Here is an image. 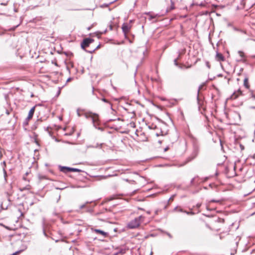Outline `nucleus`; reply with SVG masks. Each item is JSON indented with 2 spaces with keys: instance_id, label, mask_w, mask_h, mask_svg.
I'll return each instance as SVG.
<instances>
[{
  "instance_id": "obj_1",
  "label": "nucleus",
  "mask_w": 255,
  "mask_h": 255,
  "mask_svg": "<svg viewBox=\"0 0 255 255\" xmlns=\"http://www.w3.org/2000/svg\"><path fill=\"white\" fill-rule=\"evenodd\" d=\"M143 218V217L141 215L135 218L134 220L128 223V228L129 229H135L138 227L141 223V219Z\"/></svg>"
},
{
  "instance_id": "obj_2",
  "label": "nucleus",
  "mask_w": 255,
  "mask_h": 255,
  "mask_svg": "<svg viewBox=\"0 0 255 255\" xmlns=\"http://www.w3.org/2000/svg\"><path fill=\"white\" fill-rule=\"evenodd\" d=\"M58 167L60 171L65 173H67L70 172H82V170L76 168L69 167L67 166H63L61 165H59Z\"/></svg>"
},
{
  "instance_id": "obj_3",
  "label": "nucleus",
  "mask_w": 255,
  "mask_h": 255,
  "mask_svg": "<svg viewBox=\"0 0 255 255\" xmlns=\"http://www.w3.org/2000/svg\"><path fill=\"white\" fill-rule=\"evenodd\" d=\"M94 39L91 38H84L81 43V47L82 49L86 51V47H88L91 43L94 42Z\"/></svg>"
},
{
  "instance_id": "obj_4",
  "label": "nucleus",
  "mask_w": 255,
  "mask_h": 255,
  "mask_svg": "<svg viewBox=\"0 0 255 255\" xmlns=\"http://www.w3.org/2000/svg\"><path fill=\"white\" fill-rule=\"evenodd\" d=\"M50 225L48 224H46L43 221L42 223L43 233L45 237H48L47 232L49 230Z\"/></svg>"
},
{
  "instance_id": "obj_5",
  "label": "nucleus",
  "mask_w": 255,
  "mask_h": 255,
  "mask_svg": "<svg viewBox=\"0 0 255 255\" xmlns=\"http://www.w3.org/2000/svg\"><path fill=\"white\" fill-rule=\"evenodd\" d=\"M92 121L93 123V126L97 129L103 131L104 130L103 128L99 127L98 126L99 125V118L96 119L94 117H92Z\"/></svg>"
},
{
  "instance_id": "obj_6",
  "label": "nucleus",
  "mask_w": 255,
  "mask_h": 255,
  "mask_svg": "<svg viewBox=\"0 0 255 255\" xmlns=\"http://www.w3.org/2000/svg\"><path fill=\"white\" fill-rule=\"evenodd\" d=\"M200 87L198 89L197 96V103H198L199 110H200V109L201 108H202V106L203 105V101L200 98V97H199V90H200Z\"/></svg>"
},
{
  "instance_id": "obj_7",
  "label": "nucleus",
  "mask_w": 255,
  "mask_h": 255,
  "mask_svg": "<svg viewBox=\"0 0 255 255\" xmlns=\"http://www.w3.org/2000/svg\"><path fill=\"white\" fill-rule=\"evenodd\" d=\"M123 32H124L125 36H126L127 33L128 32L130 29V26H129L127 23H124L122 26Z\"/></svg>"
},
{
  "instance_id": "obj_8",
  "label": "nucleus",
  "mask_w": 255,
  "mask_h": 255,
  "mask_svg": "<svg viewBox=\"0 0 255 255\" xmlns=\"http://www.w3.org/2000/svg\"><path fill=\"white\" fill-rule=\"evenodd\" d=\"M84 116L87 119L91 118L92 119V117H94L96 119L99 118V115L97 114L92 113V112L86 113L84 114Z\"/></svg>"
},
{
  "instance_id": "obj_9",
  "label": "nucleus",
  "mask_w": 255,
  "mask_h": 255,
  "mask_svg": "<svg viewBox=\"0 0 255 255\" xmlns=\"http://www.w3.org/2000/svg\"><path fill=\"white\" fill-rule=\"evenodd\" d=\"M94 232L97 234H99L103 236L104 237H107L108 236V233L104 232L100 229H94Z\"/></svg>"
},
{
  "instance_id": "obj_10",
  "label": "nucleus",
  "mask_w": 255,
  "mask_h": 255,
  "mask_svg": "<svg viewBox=\"0 0 255 255\" xmlns=\"http://www.w3.org/2000/svg\"><path fill=\"white\" fill-rule=\"evenodd\" d=\"M103 143H96L95 145H89L87 146V147L88 148H101L103 145Z\"/></svg>"
},
{
  "instance_id": "obj_11",
  "label": "nucleus",
  "mask_w": 255,
  "mask_h": 255,
  "mask_svg": "<svg viewBox=\"0 0 255 255\" xmlns=\"http://www.w3.org/2000/svg\"><path fill=\"white\" fill-rule=\"evenodd\" d=\"M216 58L218 61H224L225 60L224 57L223 55L220 53L217 52L216 54Z\"/></svg>"
},
{
  "instance_id": "obj_12",
  "label": "nucleus",
  "mask_w": 255,
  "mask_h": 255,
  "mask_svg": "<svg viewBox=\"0 0 255 255\" xmlns=\"http://www.w3.org/2000/svg\"><path fill=\"white\" fill-rule=\"evenodd\" d=\"M244 85L247 89H249L250 85L249 83L248 77H246L244 80Z\"/></svg>"
},
{
  "instance_id": "obj_13",
  "label": "nucleus",
  "mask_w": 255,
  "mask_h": 255,
  "mask_svg": "<svg viewBox=\"0 0 255 255\" xmlns=\"http://www.w3.org/2000/svg\"><path fill=\"white\" fill-rule=\"evenodd\" d=\"M35 106H34L31 108V109L29 111L28 115V116H29V117H33L34 112H35Z\"/></svg>"
},
{
  "instance_id": "obj_14",
  "label": "nucleus",
  "mask_w": 255,
  "mask_h": 255,
  "mask_svg": "<svg viewBox=\"0 0 255 255\" xmlns=\"http://www.w3.org/2000/svg\"><path fill=\"white\" fill-rule=\"evenodd\" d=\"M170 2H171V6L170 7L167 8L166 9L167 12H168L175 8L174 2L172 1V0H170Z\"/></svg>"
},
{
  "instance_id": "obj_15",
  "label": "nucleus",
  "mask_w": 255,
  "mask_h": 255,
  "mask_svg": "<svg viewBox=\"0 0 255 255\" xmlns=\"http://www.w3.org/2000/svg\"><path fill=\"white\" fill-rule=\"evenodd\" d=\"M193 155H192V156L191 157H189L188 158H187V162H189L190 161H191L192 160H193V159H194L197 155V152H194L193 153Z\"/></svg>"
},
{
  "instance_id": "obj_16",
  "label": "nucleus",
  "mask_w": 255,
  "mask_h": 255,
  "mask_svg": "<svg viewBox=\"0 0 255 255\" xmlns=\"http://www.w3.org/2000/svg\"><path fill=\"white\" fill-rule=\"evenodd\" d=\"M179 57H180V54H179L178 57L177 58L174 59V63L175 65H176V66H178L179 68L182 69V66L181 65H179L178 64V63L177 62V59L179 58Z\"/></svg>"
},
{
  "instance_id": "obj_17",
  "label": "nucleus",
  "mask_w": 255,
  "mask_h": 255,
  "mask_svg": "<svg viewBox=\"0 0 255 255\" xmlns=\"http://www.w3.org/2000/svg\"><path fill=\"white\" fill-rule=\"evenodd\" d=\"M237 93H238V95H236V92H234V94H233V96H235V98H236L238 97L239 95H241L242 94V91L240 90V89H239Z\"/></svg>"
},
{
  "instance_id": "obj_18",
  "label": "nucleus",
  "mask_w": 255,
  "mask_h": 255,
  "mask_svg": "<svg viewBox=\"0 0 255 255\" xmlns=\"http://www.w3.org/2000/svg\"><path fill=\"white\" fill-rule=\"evenodd\" d=\"M100 45H99L98 46H97L96 47V48H95L94 49H93V50H91V51H88V50H86V52H88V53H92L93 52H94L95 50H96V49H98L100 47Z\"/></svg>"
},
{
  "instance_id": "obj_19",
  "label": "nucleus",
  "mask_w": 255,
  "mask_h": 255,
  "mask_svg": "<svg viewBox=\"0 0 255 255\" xmlns=\"http://www.w3.org/2000/svg\"><path fill=\"white\" fill-rule=\"evenodd\" d=\"M238 53L241 57L244 58L245 57V54L243 51H239Z\"/></svg>"
},
{
  "instance_id": "obj_20",
  "label": "nucleus",
  "mask_w": 255,
  "mask_h": 255,
  "mask_svg": "<svg viewBox=\"0 0 255 255\" xmlns=\"http://www.w3.org/2000/svg\"><path fill=\"white\" fill-rule=\"evenodd\" d=\"M148 128L149 129H155L156 128V126L153 124H152L151 125L148 126Z\"/></svg>"
},
{
  "instance_id": "obj_21",
  "label": "nucleus",
  "mask_w": 255,
  "mask_h": 255,
  "mask_svg": "<svg viewBox=\"0 0 255 255\" xmlns=\"http://www.w3.org/2000/svg\"><path fill=\"white\" fill-rule=\"evenodd\" d=\"M89 203V202H87L85 204H83L80 206V209H82L86 207V204Z\"/></svg>"
},
{
  "instance_id": "obj_22",
  "label": "nucleus",
  "mask_w": 255,
  "mask_h": 255,
  "mask_svg": "<svg viewBox=\"0 0 255 255\" xmlns=\"http://www.w3.org/2000/svg\"><path fill=\"white\" fill-rule=\"evenodd\" d=\"M185 213H186V214H187V215H194V214H195V213H194V212H192V211H191V212H188V211H185Z\"/></svg>"
},
{
  "instance_id": "obj_23",
  "label": "nucleus",
  "mask_w": 255,
  "mask_h": 255,
  "mask_svg": "<svg viewBox=\"0 0 255 255\" xmlns=\"http://www.w3.org/2000/svg\"><path fill=\"white\" fill-rule=\"evenodd\" d=\"M125 180L127 181V182H128L129 183H131V184H133V183H135V181L134 180H129L128 179H125Z\"/></svg>"
},
{
  "instance_id": "obj_24",
  "label": "nucleus",
  "mask_w": 255,
  "mask_h": 255,
  "mask_svg": "<svg viewBox=\"0 0 255 255\" xmlns=\"http://www.w3.org/2000/svg\"><path fill=\"white\" fill-rule=\"evenodd\" d=\"M220 202V200H211L209 201V202H215V203H219Z\"/></svg>"
},
{
  "instance_id": "obj_25",
  "label": "nucleus",
  "mask_w": 255,
  "mask_h": 255,
  "mask_svg": "<svg viewBox=\"0 0 255 255\" xmlns=\"http://www.w3.org/2000/svg\"><path fill=\"white\" fill-rule=\"evenodd\" d=\"M21 252V251H17L14 253H13L12 255H18L20 252Z\"/></svg>"
},
{
  "instance_id": "obj_26",
  "label": "nucleus",
  "mask_w": 255,
  "mask_h": 255,
  "mask_svg": "<svg viewBox=\"0 0 255 255\" xmlns=\"http://www.w3.org/2000/svg\"><path fill=\"white\" fill-rule=\"evenodd\" d=\"M201 206V203H197L195 207L197 208V209H199L200 208Z\"/></svg>"
},
{
  "instance_id": "obj_27",
  "label": "nucleus",
  "mask_w": 255,
  "mask_h": 255,
  "mask_svg": "<svg viewBox=\"0 0 255 255\" xmlns=\"http://www.w3.org/2000/svg\"><path fill=\"white\" fill-rule=\"evenodd\" d=\"M195 178H196V177H194V178H192V179H191V181H190V184H191V185L194 184V181H195Z\"/></svg>"
},
{
  "instance_id": "obj_28",
  "label": "nucleus",
  "mask_w": 255,
  "mask_h": 255,
  "mask_svg": "<svg viewBox=\"0 0 255 255\" xmlns=\"http://www.w3.org/2000/svg\"><path fill=\"white\" fill-rule=\"evenodd\" d=\"M175 195H173L172 196H171L168 200V203L170 201H173V199H174V197Z\"/></svg>"
},
{
  "instance_id": "obj_29",
  "label": "nucleus",
  "mask_w": 255,
  "mask_h": 255,
  "mask_svg": "<svg viewBox=\"0 0 255 255\" xmlns=\"http://www.w3.org/2000/svg\"><path fill=\"white\" fill-rule=\"evenodd\" d=\"M206 65L207 66V67L208 68H210V63L208 61H207L206 62Z\"/></svg>"
},
{
  "instance_id": "obj_30",
  "label": "nucleus",
  "mask_w": 255,
  "mask_h": 255,
  "mask_svg": "<svg viewBox=\"0 0 255 255\" xmlns=\"http://www.w3.org/2000/svg\"><path fill=\"white\" fill-rule=\"evenodd\" d=\"M178 211L180 212H181V213H185V211H186L183 210V209H182V208H179V210H178Z\"/></svg>"
},
{
  "instance_id": "obj_31",
  "label": "nucleus",
  "mask_w": 255,
  "mask_h": 255,
  "mask_svg": "<svg viewBox=\"0 0 255 255\" xmlns=\"http://www.w3.org/2000/svg\"><path fill=\"white\" fill-rule=\"evenodd\" d=\"M29 185L26 186L25 187H24L23 189H21V191H23L24 190L29 189Z\"/></svg>"
},
{
  "instance_id": "obj_32",
  "label": "nucleus",
  "mask_w": 255,
  "mask_h": 255,
  "mask_svg": "<svg viewBox=\"0 0 255 255\" xmlns=\"http://www.w3.org/2000/svg\"><path fill=\"white\" fill-rule=\"evenodd\" d=\"M109 27L110 30H112L113 29V26L112 24H110Z\"/></svg>"
},
{
  "instance_id": "obj_33",
  "label": "nucleus",
  "mask_w": 255,
  "mask_h": 255,
  "mask_svg": "<svg viewBox=\"0 0 255 255\" xmlns=\"http://www.w3.org/2000/svg\"><path fill=\"white\" fill-rule=\"evenodd\" d=\"M32 117H29V116H27V117L26 118V119L25 120H26V121L28 122V121H29V120H30L31 119H32Z\"/></svg>"
},
{
  "instance_id": "obj_34",
  "label": "nucleus",
  "mask_w": 255,
  "mask_h": 255,
  "mask_svg": "<svg viewBox=\"0 0 255 255\" xmlns=\"http://www.w3.org/2000/svg\"><path fill=\"white\" fill-rule=\"evenodd\" d=\"M53 215L56 216H58L59 214L57 213L56 211L53 212Z\"/></svg>"
},
{
  "instance_id": "obj_35",
  "label": "nucleus",
  "mask_w": 255,
  "mask_h": 255,
  "mask_svg": "<svg viewBox=\"0 0 255 255\" xmlns=\"http://www.w3.org/2000/svg\"><path fill=\"white\" fill-rule=\"evenodd\" d=\"M65 187H64V188L55 187L56 189H57V190H62L64 189H65Z\"/></svg>"
},
{
  "instance_id": "obj_36",
  "label": "nucleus",
  "mask_w": 255,
  "mask_h": 255,
  "mask_svg": "<svg viewBox=\"0 0 255 255\" xmlns=\"http://www.w3.org/2000/svg\"><path fill=\"white\" fill-rule=\"evenodd\" d=\"M102 101L106 103H109L108 101L105 98H103Z\"/></svg>"
},
{
  "instance_id": "obj_37",
  "label": "nucleus",
  "mask_w": 255,
  "mask_h": 255,
  "mask_svg": "<svg viewBox=\"0 0 255 255\" xmlns=\"http://www.w3.org/2000/svg\"><path fill=\"white\" fill-rule=\"evenodd\" d=\"M238 61H242L244 63H246V59H241V60H238Z\"/></svg>"
},
{
  "instance_id": "obj_38",
  "label": "nucleus",
  "mask_w": 255,
  "mask_h": 255,
  "mask_svg": "<svg viewBox=\"0 0 255 255\" xmlns=\"http://www.w3.org/2000/svg\"><path fill=\"white\" fill-rule=\"evenodd\" d=\"M72 78L70 77L69 78L67 79V81H66V83H68L69 82H70L71 80H72Z\"/></svg>"
},
{
  "instance_id": "obj_39",
  "label": "nucleus",
  "mask_w": 255,
  "mask_h": 255,
  "mask_svg": "<svg viewBox=\"0 0 255 255\" xmlns=\"http://www.w3.org/2000/svg\"><path fill=\"white\" fill-rule=\"evenodd\" d=\"M28 122L27 121H26V120L23 123V125L26 126V125H28Z\"/></svg>"
},
{
  "instance_id": "obj_40",
  "label": "nucleus",
  "mask_w": 255,
  "mask_h": 255,
  "mask_svg": "<svg viewBox=\"0 0 255 255\" xmlns=\"http://www.w3.org/2000/svg\"><path fill=\"white\" fill-rule=\"evenodd\" d=\"M3 172H4V177H5V176H6V172L4 169H3Z\"/></svg>"
},
{
  "instance_id": "obj_41",
  "label": "nucleus",
  "mask_w": 255,
  "mask_h": 255,
  "mask_svg": "<svg viewBox=\"0 0 255 255\" xmlns=\"http://www.w3.org/2000/svg\"><path fill=\"white\" fill-rule=\"evenodd\" d=\"M60 92H61V89H60V88H59V90H58V92H57V95H59L60 94Z\"/></svg>"
},
{
  "instance_id": "obj_42",
  "label": "nucleus",
  "mask_w": 255,
  "mask_h": 255,
  "mask_svg": "<svg viewBox=\"0 0 255 255\" xmlns=\"http://www.w3.org/2000/svg\"><path fill=\"white\" fill-rule=\"evenodd\" d=\"M116 120L115 119H109V120H108V122H112V121H115Z\"/></svg>"
},
{
  "instance_id": "obj_43",
  "label": "nucleus",
  "mask_w": 255,
  "mask_h": 255,
  "mask_svg": "<svg viewBox=\"0 0 255 255\" xmlns=\"http://www.w3.org/2000/svg\"><path fill=\"white\" fill-rule=\"evenodd\" d=\"M61 196L60 195L59 196L58 198H57V202H58L60 200Z\"/></svg>"
},
{
  "instance_id": "obj_44",
  "label": "nucleus",
  "mask_w": 255,
  "mask_h": 255,
  "mask_svg": "<svg viewBox=\"0 0 255 255\" xmlns=\"http://www.w3.org/2000/svg\"><path fill=\"white\" fill-rule=\"evenodd\" d=\"M29 174V172L27 171V172H25L24 175L25 176H27Z\"/></svg>"
},
{
  "instance_id": "obj_45",
  "label": "nucleus",
  "mask_w": 255,
  "mask_h": 255,
  "mask_svg": "<svg viewBox=\"0 0 255 255\" xmlns=\"http://www.w3.org/2000/svg\"><path fill=\"white\" fill-rule=\"evenodd\" d=\"M77 112V115H78V117H80L81 115L79 112V110H78Z\"/></svg>"
},
{
  "instance_id": "obj_46",
  "label": "nucleus",
  "mask_w": 255,
  "mask_h": 255,
  "mask_svg": "<svg viewBox=\"0 0 255 255\" xmlns=\"http://www.w3.org/2000/svg\"><path fill=\"white\" fill-rule=\"evenodd\" d=\"M199 5L202 6H205V4L203 2H201Z\"/></svg>"
},
{
  "instance_id": "obj_47",
  "label": "nucleus",
  "mask_w": 255,
  "mask_h": 255,
  "mask_svg": "<svg viewBox=\"0 0 255 255\" xmlns=\"http://www.w3.org/2000/svg\"><path fill=\"white\" fill-rule=\"evenodd\" d=\"M26 176H25V175H24V176H23V180H27L26 178Z\"/></svg>"
},
{
  "instance_id": "obj_48",
  "label": "nucleus",
  "mask_w": 255,
  "mask_h": 255,
  "mask_svg": "<svg viewBox=\"0 0 255 255\" xmlns=\"http://www.w3.org/2000/svg\"><path fill=\"white\" fill-rule=\"evenodd\" d=\"M120 252L121 253H122V254L125 253V252L123 251V250H121L120 251Z\"/></svg>"
},
{
  "instance_id": "obj_49",
  "label": "nucleus",
  "mask_w": 255,
  "mask_h": 255,
  "mask_svg": "<svg viewBox=\"0 0 255 255\" xmlns=\"http://www.w3.org/2000/svg\"><path fill=\"white\" fill-rule=\"evenodd\" d=\"M167 235H168L170 238H171V237H172L171 235L169 233H167Z\"/></svg>"
},
{
  "instance_id": "obj_50",
  "label": "nucleus",
  "mask_w": 255,
  "mask_h": 255,
  "mask_svg": "<svg viewBox=\"0 0 255 255\" xmlns=\"http://www.w3.org/2000/svg\"><path fill=\"white\" fill-rule=\"evenodd\" d=\"M177 209H178V207L177 206V207H175V208H174V210H174V211H176V210H177Z\"/></svg>"
},
{
  "instance_id": "obj_51",
  "label": "nucleus",
  "mask_w": 255,
  "mask_h": 255,
  "mask_svg": "<svg viewBox=\"0 0 255 255\" xmlns=\"http://www.w3.org/2000/svg\"><path fill=\"white\" fill-rule=\"evenodd\" d=\"M168 147H166L165 149H164V151H166L168 150Z\"/></svg>"
},
{
  "instance_id": "obj_52",
  "label": "nucleus",
  "mask_w": 255,
  "mask_h": 255,
  "mask_svg": "<svg viewBox=\"0 0 255 255\" xmlns=\"http://www.w3.org/2000/svg\"><path fill=\"white\" fill-rule=\"evenodd\" d=\"M208 179V177H206L205 178V181H207Z\"/></svg>"
},
{
  "instance_id": "obj_53",
  "label": "nucleus",
  "mask_w": 255,
  "mask_h": 255,
  "mask_svg": "<svg viewBox=\"0 0 255 255\" xmlns=\"http://www.w3.org/2000/svg\"><path fill=\"white\" fill-rule=\"evenodd\" d=\"M109 4H104V5H105V6H107L108 7L109 6Z\"/></svg>"
},
{
  "instance_id": "obj_54",
  "label": "nucleus",
  "mask_w": 255,
  "mask_h": 255,
  "mask_svg": "<svg viewBox=\"0 0 255 255\" xmlns=\"http://www.w3.org/2000/svg\"><path fill=\"white\" fill-rule=\"evenodd\" d=\"M138 209L140 210H143V209L141 208H138Z\"/></svg>"
},
{
  "instance_id": "obj_55",
  "label": "nucleus",
  "mask_w": 255,
  "mask_h": 255,
  "mask_svg": "<svg viewBox=\"0 0 255 255\" xmlns=\"http://www.w3.org/2000/svg\"><path fill=\"white\" fill-rule=\"evenodd\" d=\"M156 135L157 136H158L159 135V134L157 133H156Z\"/></svg>"
},
{
  "instance_id": "obj_56",
  "label": "nucleus",
  "mask_w": 255,
  "mask_h": 255,
  "mask_svg": "<svg viewBox=\"0 0 255 255\" xmlns=\"http://www.w3.org/2000/svg\"><path fill=\"white\" fill-rule=\"evenodd\" d=\"M107 29H106L105 30H104V32H103V33H105L107 32Z\"/></svg>"
},
{
  "instance_id": "obj_57",
  "label": "nucleus",
  "mask_w": 255,
  "mask_h": 255,
  "mask_svg": "<svg viewBox=\"0 0 255 255\" xmlns=\"http://www.w3.org/2000/svg\"><path fill=\"white\" fill-rule=\"evenodd\" d=\"M117 120L120 121V120H121V119L120 118H119L117 119Z\"/></svg>"
},
{
  "instance_id": "obj_58",
  "label": "nucleus",
  "mask_w": 255,
  "mask_h": 255,
  "mask_svg": "<svg viewBox=\"0 0 255 255\" xmlns=\"http://www.w3.org/2000/svg\"><path fill=\"white\" fill-rule=\"evenodd\" d=\"M3 164L5 165V161H3Z\"/></svg>"
},
{
  "instance_id": "obj_59",
  "label": "nucleus",
  "mask_w": 255,
  "mask_h": 255,
  "mask_svg": "<svg viewBox=\"0 0 255 255\" xmlns=\"http://www.w3.org/2000/svg\"><path fill=\"white\" fill-rule=\"evenodd\" d=\"M241 148H242V149H244V147L241 146Z\"/></svg>"
},
{
  "instance_id": "obj_60",
  "label": "nucleus",
  "mask_w": 255,
  "mask_h": 255,
  "mask_svg": "<svg viewBox=\"0 0 255 255\" xmlns=\"http://www.w3.org/2000/svg\"><path fill=\"white\" fill-rule=\"evenodd\" d=\"M154 17L151 16V18H153Z\"/></svg>"
},
{
  "instance_id": "obj_61",
  "label": "nucleus",
  "mask_w": 255,
  "mask_h": 255,
  "mask_svg": "<svg viewBox=\"0 0 255 255\" xmlns=\"http://www.w3.org/2000/svg\"><path fill=\"white\" fill-rule=\"evenodd\" d=\"M116 231H117V229H114V231H115V232H116Z\"/></svg>"
},
{
  "instance_id": "obj_62",
  "label": "nucleus",
  "mask_w": 255,
  "mask_h": 255,
  "mask_svg": "<svg viewBox=\"0 0 255 255\" xmlns=\"http://www.w3.org/2000/svg\"><path fill=\"white\" fill-rule=\"evenodd\" d=\"M152 252H151V253H150V255H152Z\"/></svg>"
},
{
  "instance_id": "obj_63",
  "label": "nucleus",
  "mask_w": 255,
  "mask_h": 255,
  "mask_svg": "<svg viewBox=\"0 0 255 255\" xmlns=\"http://www.w3.org/2000/svg\"><path fill=\"white\" fill-rule=\"evenodd\" d=\"M58 241H59V240H56L55 242H58Z\"/></svg>"
},
{
  "instance_id": "obj_64",
  "label": "nucleus",
  "mask_w": 255,
  "mask_h": 255,
  "mask_svg": "<svg viewBox=\"0 0 255 255\" xmlns=\"http://www.w3.org/2000/svg\"><path fill=\"white\" fill-rule=\"evenodd\" d=\"M253 97H254V98H255V96H253Z\"/></svg>"
}]
</instances>
